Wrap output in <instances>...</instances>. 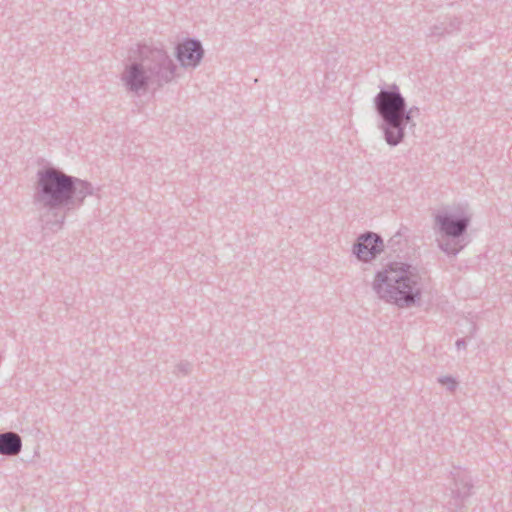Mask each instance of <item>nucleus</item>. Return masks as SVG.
Returning <instances> with one entry per match:
<instances>
[{
	"mask_svg": "<svg viewBox=\"0 0 512 512\" xmlns=\"http://www.w3.org/2000/svg\"><path fill=\"white\" fill-rule=\"evenodd\" d=\"M96 191L99 188H94L90 182L49 166L37 172L33 201L38 206L81 207L85 198Z\"/></svg>",
	"mask_w": 512,
	"mask_h": 512,
	"instance_id": "2",
	"label": "nucleus"
},
{
	"mask_svg": "<svg viewBox=\"0 0 512 512\" xmlns=\"http://www.w3.org/2000/svg\"><path fill=\"white\" fill-rule=\"evenodd\" d=\"M120 80L126 92L135 96L146 94L149 87L152 86V81L139 54L133 59L131 55L129 56V61L124 66Z\"/></svg>",
	"mask_w": 512,
	"mask_h": 512,
	"instance_id": "6",
	"label": "nucleus"
},
{
	"mask_svg": "<svg viewBox=\"0 0 512 512\" xmlns=\"http://www.w3.org/2000/svg\"><path fill=\"white\" fill-rule=\"evenodd\" d=\"M453 484L451 486V500L448 503V512H457L462 508L464 501L471 495L472 483L468 473L456 468L451 473Z\"/></svg>",
	"mask_w": 512,
	"mask_h": 512,
	"instance_id": "8",
	"label": "nucleus"
},
{
	"mask_svg": "<svg viewBox=\"0 0 512 512\" xmlns=\"http://www.w3.org/2000/svg\"><path fill=\"white\" fill-rule=\"evenodd\" d=\"M438 382L445 386L449 392H454L457 388V381L451 376H441L438 378Z\"/></svg>",
	"mask_w": 512,
	"mask_h": 512,
	"instance_id": "15",
	"label": "nucleus"
},
{
	"mask_svg": "<svg viewBox=\"0 0 512 512\" xmlns=\"http://www.w3.org/2000/svg\"><path fill=\"white\" fill-rule=\"evenodd\" d=\"M456 347H457V349L465 348L466 347L465 340L464 339H458L456 341Z\"/></svg>",
	"mask_w": 512,
	"mask_h": 512,
	"instance_id": "16",
	"label": "nucleus"
},
{
	"mask_svg": "<svg viewBox=\"0 0 512 512\" xmlns=\"http://www.w3.org/2000/svg\"><path fill=\"white\" fill-rule=\"evenodd\" d=\"M475 329H476L475 325H473L472 328H471V332L473 333L475 331Z\"/></svg>",
	"mask_w": 512,
	"mask_h": 512,
	"instance_id": "17",
	"label": "nucleus"
},
{
	"mask_svg": "<svg viewBox=\"0 0 512 512\" xmlns=\"http://www.w3.org/2000/svg\"><path fill=\"white\" fill-rule=\"evenodd\" d=\"M22 438L13 431L0 434V454L5 456H16L21 452Z\"/></svg>",
	"mask_w": 512,
	"mask_h": 512,
	"instance_id": "12",
	"label": "nucleus"
},
{
	"mask_svg": "<svg viewBox=\"0 0 512 512\" xmlns=\"http://www.w3.org/2000/svg\"><path fill=\"white\" fill-rule=\"evenodd\" d=\"M43 211L40 214L42 228L51 232H57L64 226L67 214L79 207L70 205L40 206Z\"/></svg>",
	"mask_w": 512,
	"mask_h": 512,
	"instance_id": "10",
	"label": "nucleus"
},
{
	"mask_svg": "<svg viewBox=\"0 0 512 512\" xmlns=\"http://www.w3.org/2000/svg\"><path fill=\"white\" fill-rule=\"evenodd\" d=\"M137 54L144 63L152 87L160 89L178 76V65L162 45L138 44Z\"/></svg>",
	"mask_w": 512,
	"mask_h": 512,
	"instance_id": "5",
	"label": "nucleus"
},
{
	"mask_svg": "<svg viewBox=\"0 0 512 512\" xmlns=\"http://www.w3.org/2000/svg\"><path fill=\"white\" fill-rule=\"evenodd\" d=\"M372 288L380 299L409 308L420 305L423 284L417 267L395 261L375 274Z\"/></svg>",
	"mask_w": 512,
	"mask_h": 512,
	"instance_id": "3",
	"label": "nucleus"
},
{
	"mask_svg": "<svg viewBox=\"0 0 512 512\" xmlns=\"http://www.w3.org/2000/svg\"><path fill=\"white\" fill-rule=\"evenodd\" d=\"M405 231H407V228H405L404 230L400 229L388 240L387 243V247L392 252L397 253L398 255L403 253L405 247L407 246V238L405 235Z\"/></svg>",
	"mask_w": 512,
	"mask_h": 512,
	"instance_id": "13",
	"label": "nucleus"
},
{
	"mask_svg": "<svg viewBox=\"0 0 512 512\" xmlns=\"http://www.w3.org/2000/svg\"><path fill=\"white\" fill-rule=\"evenodd\" d=\"M374 109L379 117L378 128L390 147L405 141L407 129H414V118L419 116L417 106L408 107L405 97L397 84L384 83L373 99Z\"/></svg>",
	"mask_w": 512,
	"mask_h": 512,
	"instance_id": "1",
	"label": "nucleus"
},
{
	"mask_svg": "<svg viewBox=\"0 0 512 512\" xmlns=\"http://www.w3.org/2000/svg\"><path fill=\"white\" fill-rule=\"evenodd\" d=\"M460 18L456 16H445L439 18L435 23L429 26L426 37L438 41L442 37L452 35L460 30Z\"/></svg>",
	"mask_w": 512,
	"mask_h": 512,
	"instance_id": "11",
	"label": "nucleus"
},
{
	"mask_svg": "<svg viewBox=\"0 0 512 512\" xmlns=\"http://www.w3.org/2000/svg\"><path fill=\"white\" fill-rule=\"evenodd\" d=\"M471 219V214L465 211L459 213L445 211L435 215V227L442 236V239L437 240V246L447 256L456 257L467 245L465 235Z\"/></svg>",
	"mask_w": 512,
	"mask_h": 512,
	"instance_id": "4",
	"label": "nucleus"
},
{
	"mask_svg": "<svg viewBox=\"0 0 512 512\" xmlns=\"http://www.w3.org/2000/svg\"><path fill=\"white\" fill-rule=\"evenodd\" d=\"M384 250L382 237L374 232L368 231L359 235L353 244L352 253L361 262H370L380 255Z\"/></svg>",
	"mask_w": 512,
	"mask_h": 512,
	"instance_id": "7",
	"label": "nucleus"
},
{
	"mask_svg": "<svg viewBox=\"0 0 512 512\" xmlns=\"http://www.w3.org/2000/svg\"><path fill=\"white\" fill-rule=\"evenodd\" d=\"M175 55L183 68H196L204 57V49L198 39L187 38L176 46Z\"/></svg>",
	"mask_w": 512,
	"mask_h": 512,
	"instance_id": "9",
	"label": "nucleus"
},
{
	"mask_svg": "<svg viewBox=\"0 0 512 512\" xmlns=\"http://www.w3.org/2000/svg\"><path fill=\"white\" fill-rule=\"evenodd\" d=\"M191 372H192V364L189 361H186V360L180 361L175 366L174 373L177 375L186 376V375H189Z\"/></svg>",
	"mask_w": 512,
	"mask_h": 512,
	"instance_id": "14",
	"label": "nucleus"
}]
</instances>
